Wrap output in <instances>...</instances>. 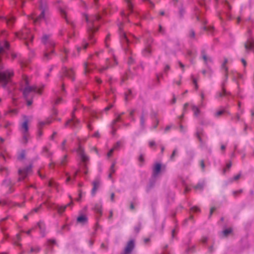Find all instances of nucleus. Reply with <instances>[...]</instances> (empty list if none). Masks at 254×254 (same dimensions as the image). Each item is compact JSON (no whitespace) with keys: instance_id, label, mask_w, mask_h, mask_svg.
<instances>
[{"instance_id":"1","label":"nucleus","mask_w":254,"mask_h":254,"mask_svg":"<svg viewBox=\"0 0 254 254\" xmlns=\"http://www.w3.org/2000/svg\"><path fill=\"white\" fill-rule=\"evenodd\" d=\"M82 16L83 20L85 21L87 23L89 37L88 40H83L82 45L80 46V50L81 49L86 50L89 44H94L96 42L95 39L93 38L92 34L97 31L98 29V22L101 18L99 15H88L86 13H83Z\"/></svg>"},{"instance_id":"2","label":"nucleus","mask_w":254,"mask_h":254,"mask_svg":"<svg viewBox=\"0 0 254 254\" xmlns=\"http://www.w3.org/2000/svg\"><path fill=\"white\" fill-rule=\"evenodd\" d=\"M23 79L26 86L23 91V95L26 100L27 105L30 106L32 103V101L30 98L33 97L34 95L36 93L41 94L44 86L42 85L39 87L36 86H28V77L26 75H23Z\"/></svg>"},{"instance_id":"3","label":"nucleus","mask_w":254,"mask_h":254,"mask_svg":"<svg viewBox=\"0 0 254 254\" xmlns=\"http://www.w3.org/2000/svg\"><path fill=\"white\" fill-rule=\"evenodd\" d=\"M119 30L122 48L127 55H131V52L128 48V44L133 42L134 40L136 41L137 38L131 34L128 35H127L123 30L121 24L119 26Z\"/></svg>"},{"instance_id":"4","label":"nucleus","mask_w":254,"mask_h":254,"mask_svg":"<svg viewBox=\"0 0 254 254\" xmlns=\"http://www.w3.org/2000/svg\"><path fill=\"white\" fill-rule=\"evenodd\" d=\"M42 42L45 45L46 51L44 53V58L48 60L49 56L53 52V48L55 46V42L50 35H44L41 38Z\"/></svg>"},{"instance_id":"5","label":"nucleus","mask_w":254,"mask_h":254,"mask_svg":"<svg viewBox=\"0 0 254 254\" xmlns=\"http://www.w3.org/2000/svg\"><path fill=\"white\" fill-rule=\"evenodd\" d=\"M80 174L87 175L88 173V166L89 164V158L85 154L83 149L80 146Z\"/></svg>"},{"instance_id":"6","label":"nucleus","mask_w":254,"mask_h":254,"mask_svg":"<svg viewBox=\"0 0 254 254\" xmlns=\"http://www.w3.org/2000/svg\"><path fill=\"white\" fill-rule=\"evenodd\" d=\"M83 108V122L86 124L89 130H92L93 127L90 125L91 118L94 116V112L91 109L83 107L80 104V109Z\"/></svg>"},{"instance_id":"7","label":"nucleus","mask_w":254,"mask_h":254,"mask_svg":"<svg viewBox=\"0 0 254 254\" xmlns=\"http://www.w3.org/2000/svg\"><path fill=\"white\" fill-rule=\"evenodd\" d=\"M41 14L37 16L35 14H32L29 16L28 18L31 20L34 24H38L40 23L42 20L46 19L48 14V10L46 7L43 8L41 7Z\"/></svg>"},{"instance_id":"8","label":"nucleus","mask_w":254,"mask_h":254,"mask_svg":"<svg viewBox=\"0 0 254 254\" xmlns=\"http://www.w3.org/2000/svg\"><path fill=\"white\" fill-rule=\"evenodd\" d=\"M15 35L19 38L26 40V44H28V41H32L33 39V35L30 30L26 26L20 32L15 33Z\"/></svg>"},{"instance_id":"9","label":"nucleus","mask_w":254,"mask_h":254,"mask_svg":"<svg viewBox=\"0 0 254 254\" xmlns=\"http://www.w3.org/2000/svg\"><path fill=\"white\" fill-rule=\"evenodd\" d=\"M153 42V39L151 37H149L145 40L144 43V48L142 51V54L144 56L148 57L151 54V46Z\"/></svg>"},{"instance_id":"10","label":"nucleus","mask_w":254,"mask_h":254,"mask_svg":"<svg viewBox=\"0 0 254 254\" xmlns=\"http://www.w3.org/2000/svg\"><path fill=\"white\" fill-rule=\"evenodd\" d=\"M165 170V166H162L161 163H156L153 166L152 176L154 178H157L161 171Z\"/></svg>"},{"instance_id":"11","label":"nucleus","mask_w":254,"mask_h":254,"mask_svg":"<svg viewBox=\"0 0 254 254\" xmlns=\"http://www.w3.org/2000/svg\"><path fill=\"white\" fill-rule=\"evenodd\" d=\"M113 63H112L111 60L109 59H106V65L102 66L101 67L98 68V70L100 72L102 73L104 71L107 69L109 67H112L118 64L117 61L115 57L113 55Z\"/></svg>"},{"instance_id":"12","label":"nucleus","mask_w":254,"mask_h":254,"mask_svg":"<svg viewBox=\"0 0 254 254\" xmlns=\"http://www.w3.org/2000/svg\"><path fill=\"white\" fill-rule=\"evenodd\" d=\"M28 120L27 117H24V121L21 124V130L23 133V139L26 142L28 140Z\"/></svg>"},{"instance_id":"13","label":"nucleus","mask_w":254,"mask_h":254,"mask_svg":"<svg viewBox=\"0 0 254 254\" xmlns=\"http://www.w3.org/2000/svg\"><path fill=\"white\" fill-rule=\"evenodd\" d=\"M135 248V242L134 240H129L127 244L124 252L122 254H131Z\"/></svg>"},{"instance_id":"14","label":"nucleus","mask_w":254,"mask_h":254,"mask_svg":"<svg viewBox=\"0 0 254 254\" xmlns=\"http://www.w3.org/2000/svg\"><path fill=\"white\" fill-rule=\"evenodd\" d=\"M77 110V108H75L74 109L73 113L72 114V118L69 120H68L65 124V127H68L72 128H73L75 127H76L78 125V122L75 120V116H74V113L75 111Z\"/></svg>"},{"instance_id":"15","label":"nucleus","mask_w":254,"mask_h":254,"mask_svg":"<svg viewBox=\"0 0 254 254\" xmlns=\"http://www.w3.org/2000/svg\"><path fill=\"white\" fill-rule=\"evenodd\" d=\"M31 172V167L29 166L25 169H19L18 171L19 178V180L21 181L26 178Z\"/></svg>"},{"instance_id":"16","label":"nucleus","mask_w":254,"mask_h":254,"mask_svg":"<svg viewBox=\"0 0 254 254\" xmlns=\"http://www.w3.org/2000/svg\"><path fill=\"white\" fill-rule=\"evenodd\" d=\"M201 55L203 60L204 62L205 65L208 67H210V64L213 63L212 59L210 57H207L204 50H202L201 51Z\"/></svg>"},{"instance_id":"17","label":"nucleus","mask_w":254,"mask_h":254,"mask_svg":"<svg viewBox=\"0 0 254 254\" xmlns=\"http://www.w3.org/2000/svg\"><path fill=\"white\" fill-rule=\"evenodd\" d=\"M228 59L227 58H224V62L222 63L221 67V69L224 71V82H227L228 78V68L226 65V64L228 63Z\"/></svg>"},{"instance_id":"18","label":"nucleus","mask_w":254,"mask_h":254,"mask_svg":"<svg viewBox=\"0 0 254 254\" xmlns=\"http://www.w3.org/2000/svg\"><path fill=\"white\" fill-rule=\"evenodd\" d=\"M227 82H224V79L222 82L221 84V87H222V91L221 92H218L216 95V98H218L220 97H222L224 96H227L228 95H230V93L229 92H227L226 89H225L224 87L225 85V84Z\"/></svg>"},{"instance_id":"19","label":"nucleus","mask_w":254,"mask_h":254,"mask_svg":"<svg viewBox=\"0 0 254 254\" xmlns=\"http://www.w3.org/2000/svg\"><path fill=\"white\" fill-rule=\"evenodd\" d=\"M93 184V188L91 190V194L93 196H94L97 190L100 187V180L99 178H96L95 180L92 183Z\"/></svg>"},{"instance_id":"20","label":"nucleus","mask_w":254,"mask_h":254,"mask_svg":"<svg viewBox=\"0 0 254 254\" xmlns=\"http://www.w3.org/2000/svg\"><path fill=\"white\" fill-rule=\"evenodd\" d=\"M72 205V202H70L65 205H62V206L56 205L55 206V208L57 209L58 212L60 214H62L65 211V209L67 207H71Z\"/></svg>"},{"instance_id":"21","label":"nucleus","mask_w":254,"mask_h":254,"mask_svg":"<svg viewBox=\"0 0 254 254\" xmlns=\"http://www.w3.org/2000/svg\"><path fill=\"white\" fill-rule=\"evenodd\" d=\"M4 20L8 26H10L14 23L15 18L13 16L10 15L8 17H4Z\"/></svg>"},{"instance_id":"22","label":"nucleus","mask_w":254,"mask_h":254,"mask_svg":"<svg viewBox=\"0 0 254 254\" xmlns=\"http://www.w3.org/2000/svg\"><path fill=\"white\" fill-rule=\"evenodd\" d=\"M9 44L7 42L3 43H0V54L6 53L5 50L8 49Z\"/></svg>"},{"instance_id":"23","label":"nucleus","mask_w":254,"mask_h":254,"mask_svg":"<svg viewBox=\"0 0 254 254\" xmlns=\"http://www.w3.org/2000/svg\"><path fill=\"white\" fill-rule=\"evenodd\" d=\"M156 178H154L152 176H151V178L150 179L149 184L148 185L146 188V190L147 191H148L154 187L156 183Z\"/></svg>"},{"instance_id":"24","label":"nucleus","mask_w":254,"mask_h":254,"mask_svg":"<svg viewBox=\"0 0 254 254\" xmlns=\"http://www.w3.org/2000/svg\"><path fill=\"white\" fill-rule=\"evenodd\" d=\"M94 66L92 65H90V64L89 62H86L84 64V70L85 74L87 73L88 72H89L92 69L93 67H94Z\"/></svg>"},{"instance_id":"25","label":"nucleus","mask_w":254,"mask_h":254,"mask_svg":"<svg viewBox=\"0 0 254 254\" xmlns=\"http://www.w3.org/2000/svg\"><path fill=\"white\" fill-rule=\"evenodd\" d=\"M88 223V217L86 215L80 213V225H86Z\"/></svg>"},{"instance_id":"26","label":"nucleus","mask_w":254,"mask_h":254,"mask_svg":"<svg viewBox=\"0 0 254 254\" xmlns=\"http://www.w3.org/2000/svg\"><path fill=\"white\" fill-rule=\"evenodd\" d=\"M187 56L191 59L190 61L192 62V59L194 58L196 56V52L188 50L187 51Z\"/></svg>"},{"instance_id":"27","label":"nucleus","mask_w":254,"mask_h":254,"mask_svg":"<svg viewBox=\"0 0 254 254\" xmlns=\"http://www.w3.org/2000/svg\"><path fill=\"white\" fill-rule=\"evenodd\" d=\"M94 211L96 213L102 215V206L100 204H96L94 207Z\"/></svg>"},{"instance_id":"28","label":"nucleus","mask_w":254,"mask_h":254,"mask_svg":"<svg viewBox=\"0 0 254 254\" xmlns=\"http://www.w3.org/2000/svg\"><path fill=\"white\" fill-rule=\"evenodd\" d=\"M132 97V91L130 89H128L125 93V99L126 102L129 100Z\"/></svg>"},{"instance_id":"29","label":"nucleus","mask_w":254,"mask_h":254,"mask_svg":"<svg viewBox=\"0 0 254 254\" xmlns=\"http://www.w3.org/2000/svg\"><path fill=\"white\" fill-rule=\"evenodd\" d=\"M191 109L193 111V113H194V115L195 116V117H197L199 113H200V110L197 107H196V106L195 105H192L191 106Z\"/></svg>"},{"instance_id":"30","label":"nucleus","mask_w":254,"mask_h":254,"mask_svg":"<svg viewBox=\"0 0 254 254\" xmlns=\"http://www.w3.org/2000/svg\"><path fill=\"white\" fill-rule=\"evenodd\" d=\"M232 232V229L231 228L226 229L224 230L222 232V235L224 237H227L230 234H231Z\"/></svg>"},{"instance_id":"31","label":"nucleus","mask_w":254,"mask_h":254,"mask_svg":"<svg viewBox=\"0 0 254 254\" xmlns=\"http://www.w3.org/2000/svg\"><path fill=\"white\" fill-rule=\"evenodd\" d=\"M52 122L51 119H48L45 121H40L39 122V126L40 127H42L46 125H49Z\"/></svg>"},{"instance_id":"32","label":"nucleus","mask_w":254,"mask_h":254,"mask_svg":"<svg viewBox=\"0 0 254 254\" xmlns=\"http://www.w3.org/2000/svg\"><path fill=\"white\" fill-rule=\"evenodd\" d=\"M74 74V72L73 69H68L65 71V75L69 77L70 78L73 79V76Z\"/></svg>"},{"instance_id":"33","label":"nucleus","mask_w":254,"mask_h":254,"mask_svg":"<svg viewBox=\"0 0 254 254\" xmlns=\"http://www.w3.org/2000/svg\"><path fill=\"white\" fill-rule=\"evenodd\" d=\"M145 118L143 114L140 117V126L142 129L145 128Z\"/></svg>"},{"instance_id":"34","label":"nucleus","mask_w":254,"mask_h":254,"mask_svg":"<svg viewBox=\"0 0 254 254\" xmlns=\"http://www.w3.org/2000/svg\"><path fill=\"white\" fill-rule=\"evenodd\" d=\"M204 182H199L195 187L194 189L195 190H202L204 186Z\"/></svg>"},{"instance_id":"35","label":"nucleus","mask_w":254,"mask_h":254,"mask_svg":"<svg viewBox=\"0 0 254 254\" xmlns=\"http://www.w3.org/2000/svg\"><path fill=\"white\" fill-rule=\"evenodd\" d=\"M224 113H227L228 114H230L229 112H227L225 110H222L217 111L215 114V116L216 117H219L220 116L222 115Z\"/></svg>"},{"instance_id":"36","label":"nucleus","mask_w":254,"mask_h":254,"mask_svg":"<svg viewBox=\"0 0 254 254\" xmlns=\"http://www.w3.org/2000/svg\"><path fill=\"white\" fill-rule=\"evenodd\" d=\"M121 145H122V142L121 141H119L114 145V146L112 149H114V150H119Z\"/></svg>"},{"instance_id":"37","label":"nucleus","mask_w":254,"mask_h":254,"mask_svg":"<svg viewBox=\"0 0 254 254\" xmlns=\"http://www.w3.org/2000/svg\"><path fill=\"white\" fill-rule=\"evenodd\" d=\"M88 98L91 101L96 100L97 98V96L94 93L91 92L89 93Z\"/></svg>"},{"instance_id":"38","label":"nucleus","mask_w":254,"mask_h":254,"mask_svg":"<svg viewBox=\"0 0 254 254\" xmlns=\"http://www.w3.org/2000/svg\"><path fill=\"white\" fill-rule=\"evenodd\" d=\"M232 120H235L236 121H242L244 122L243 120L241 119L240 114L239 113L236 114L235 117H232Z\"/></svg>"},{"instance_id":"39","label":"nucleus","mask_w":254,"mask_h":254,"mask_svg":"<svg viewBox=\"0 0 254 254\" xmlns=\"http://www.w3.org/2000/svg\"><path fill=\"white\" fill-rule=\"evenodd\" d=\"M141 228V222H139L138 224L135 226L134 228V230L135 233H138L140 231V230Z\"/></svg>"},{"instance_id":"40","label":"nucleus","mask_w":254,"mask_h":254,"mask_svg":"<svg viewBox=\"0 0 254 254\" xmlns=\"http://www.w3.org/2000/svg\"><path fill=\"white\" fill-rule=\"evenodd\" d=\"M158 32L162 35L165 34V29L161 25H159Z\"/></svg>"},{"instance_id":"41","label":"nucleus","mask_w":254,"mask_h":254,"mask_svg":"<svg viewBox=\"0 0 254 254\" xmlns=\"http://www.w3.org/2000/svg\"><path fill=\"white\" fill-rule=\"evenodd\" d=\"M189 36L190 38L195 39V32L193 30L191 29L189 31Z\"/></svg>"},{"instance_id":"42","label":"nucleus","mask_w":254,"mask_h":254,"mask_svg":"<svg viewBox=\"0 0 254 254\" xmlns=\"http://www.w3.org/2000/svg\"><path fill=\"white\" fill-rule=\"evenodd\" d=\"M40 249L38 247H32L30 249V253H37L40 251Z\"/></svg>"},{"instance_id":"43","label":"nucleus","mask_w":254,"mask_h":254,"mask_svg":"<svg viewBox=\"0 0 254 254\" xmlns=\"http://www.w3.org/2000/svg\"><path fill=\"white\" fill-rule=\"evenodd\" d=\"M127 1V7H128L129 10H130V12H132L133 11V4L131 3V1L128 0V1Z\"/></svg>"},{"instance_id":"44","label":"nucleus","mask_w":254,"mask_h":254,"mask_svg":"<svg viewBox=\"0 0 254 254\" xmlns=\"http://www.w3.org/2000/svg\"><path fill=\"white\" fill-rule=\"evenodd\" d=\"M190 210L192 212H200V209L197 206H192L190 208Z\"/></svg>"},{"instance_id":"45","label":"nucleus","mask_w":254,"mask_h":254,"mask_svg":"<svg viewBox=\"0 0 254 254\" xmlns=\"http://www.w3.org/2000/svg\"><path fill=\"white\" fill-rule=\"evenodd\" d=\"M115 164H116V162H113L110 167V173H111V174H113L115 172Z\"/></svg>"},{"instance_id":"46","label":"nucleus","mask_w":254,"mask_h":254,"mask_svg":"<svg viewBox=\"0 0 254 254\" xmlns=\"http://www.w3.org/2000/svg\"><path fill=\"white\" fill-rule=\"evenodd\" d=\"M244 129H243V133L244 134H247V130L248 128H250V129H251V127H249L248 126V125L244 122Z\"/></svg>"},{"instance_id":"47","label":"nucleus","mask_w":254,"mask_h":254,"mask_svg":"<svg viewBox=\"0 0 254 254\" xmlns=\"http://www.w3.org/2000/svg\"><path fill=\"white\" fill-rule=\"evenodd\" d=\"M25 157V152L24 151H22L21 152L20 154L18 155L17 158L19 160H22Z\"/></svg>"},{"instance_id":"48","label":"nucleus","mask_w":254,"mask_h":254,"mask_svg":"<svg viewBox=\"0 0 254 254\" xmlns=\"http://www.w3.org/2000/svg\"><path fill=\"white\" fill-rule=\"evenodd\" d=\"M241 174L240 173L236 176H235L234 177V178L232 179H231L230 180V182L232 183L233 181H237L238 180V179H240V178L241 177Z\"/></svg>"},{"instance_id":"49","label":"nucleus","mask_w":254,"mask_h":254,"mask_svg":"<svg viewBox=\"0 0 254 254\" xmlns=\"http://www.w3.org/2000/svg\"><path fill=\"white\" fill-rule=\"evenodd\" d=\"M159 124V120H156V122L150 127L151 129H154L157 128L158 125Z\"/></svg>"},{"instance_id":"50","label":"nucleus","mask_w":254,"mask_h":254,"mask_svg":"<svg viewBox=\"0 0 254 254\" xmlns=\"http://www.w3.org/2000/svg\"><path fill=\"white\" fill-rule=\"evenodd\" d=\"M200 96H201V103H200V107H202L204 106V103H203V100H204V94L202 92L200 94Z\"/></svg>"},{"instance_id":"51","label":"nucleus","mask_w":254,"mask_h":254,"mask_svg":"<svg viewBox=\"0 0 254 254\" xmlns=\"http://www.w3.org/2000/svg\"><path fill=\"white\" fill-rule=\"evenodd\" d=\"M232 166V163L231 162L228 163L226 165V167L223 169V173H225L227 171V169H229L231 168Z\"/></svg>"},{"instance_id":"52","label":"nucleus","mask_w":254,"mask_h":254,"mask_svg":"<svg viewBox=\"0 0 254 254\" xmlns=\"http://www.w3.org/2000/svg\"><path fill=\"white\" fill-rule=\"evenodd\" d=\"M124 114V113H122L121 115H119L115 120L113 121L114 124H115L117 122H119L121 120V115Z\"/></svg>"},{"instance_id":"53","label":"nucleus","mask_w":254,"mask_h":254,"mask_svg":"<svg viewBox=\"0 0 254 254\" xmlns=\"http://www.w3.org/2000/svg\"><path fill=\"white\" fill-rule=\"evenodd\" d=\"M242 192V190H236L233 191V195L236 197L237 195L239 194H240Z\"/></svg>"},{"instance_id":"54","label":"nucleus","mask_w":254,"mask_h":254,"mask_svg":"<svg viewBox=\"0 0 254 254\" xmlns=\"http://www.w3.org/2000/svg\"><path fill=\"white\" fill-rule=\"evenodd\" d=\"M177 149L176 148L173 150V153L170 157L171 160L174 159V158L175 156L176 155V154H177Z\"/></svg>"},{"instance_id":"55","label":"nucleus","mask_w":254,"mask_h":254,"mask_svg":"<svg viewBox=\"0 0 254 254\" xmlns=\"http://www.w3.org/2000/svg\"><path fill=\"white\" fill-rule=\"evenodd\" d=\"M185 13L184 9L181 7L179 10V15L181 18L183 17L184 14Z\"/></svg>"},{"instance_id":"56","label":"nucleus","mask_w":254,"mask_h":254,"mask_svg":"<svg viewBox=\"0 0 254 254\" xmlns=\"http://www.w3.org/2000/svg\"><path fill=\"white\" fill-rule=\"evenodd\" d=\"M193 220V216L192 215H190L189 218L186 219L184 220V223H183L184 225H186L188 221L189 220Z\"/></svg>"},{"instance_id":"57","label":"nucleus","mask_w":254,"mask_h":254,"mask_svg":"<svg viewBox=\"0 0 254 254\" xmlns=\"http://www.w3.org/2000/svg\"><path fill=\"white\" fill-rule=\"evenodd\" d=\"M178 64H179L180 67L182 68V70L183 72L185 71V65L182 63L181 62H178Z\"/></svg>"},{"instance_id":"58","label":"nucleus","mask_w":254,"mask_h":254,"mask_svg":"<svg viewBox=\"0 0 254 254\" xmlns=\"http://www.w3.org/2000/svg\"><path fill=\"white\" fill-rule=\"evenodd\" d=\"M182 77H183L182 75H180L179 76L180 80L178 81H174V83H176L178 85H180L181 84V79H182Z\"/></svg>"},{"instance_id":"59","label":"nucleus","mask_w":254,"mask_h":254,"mask_svg":"<svg viewBox=\"0 0 254 254\" xmlns=\"http://www.w3.org/2000/svg\"><path fill=\"white\" fill-rule=\"evenodd\" d=\"M134 62V59H133L132 57L130 56L128 57V64L129 65H131L133 64Z\"/></svg>"},{"instance_id":"60","label":"nucleus","mask_w":254,"mask_h":254,"mask_svg":"<svg viewBox=\"0 0 254 254\" xmlns=\"http://www.w3.org/2000/svg\"><path fill=\"white\" fill-rule=\"evenodd\" d=\"M224 6L226 8L230 9L231 6L229 3L228 2V1H225V3H224Z\"/></svg>"},{"instance_id":"61","label":"nucleus","mask_w":254,"mask_h":254,"mask_svg":"<svg viewBox=\"0 0 254 254\" xmlns=\"http://www.w3.org/2000/svg\"><path fill=\"white\" fill-rule=\"evenodd\" d=\"M110 37V34H108L107 35L106 38H105V45H106V46L107 47H108V44H107V41H108V40H109Z\"/></svg>"},{"instance_id":"62","label":"nucleus","mask_w":254,"mask_h":254,"mask_svg":"<svg viewBox=\"0 0 254 254\" xmlns=\"http://www.w3.org/2000/svg\"><path fill=\"white\" fill-rule=\"evenodd\" d=\"M38 227H39V229L42 231L43 230V229L44 228V224L41 223V222H40L38 224Z\"/></svg>"},{"instance_id":"63","label":"nucleus","mask_w":254,"mask_h":254,"mask_svg":"<svg viewBox=\"0 0 254 254\" xmlns=\"http://www.w3.org/2000/svg\"><path fill=\"white\" fill-rule=\"evenodd\" d=\"M60 12H61V14L63 16H64V17L66 18V12H65V10L64 9L61 8L60 9Z\"/></svg>"},{"instance_id":"64","label":"nucleus","mask_w":254,"mask_h":254,"mask_svg":"<svg viewBox=\"0 0 254 254\" xmlns=\"http://www.w3.org/2000/svg\"><path fill=\"white\" fill-rule=\"evenodd\" d=\"M156 145V143L154 141L152 140L149 142V145L150 147H152L153 146Z\"/></svg>"}]
</instances>
